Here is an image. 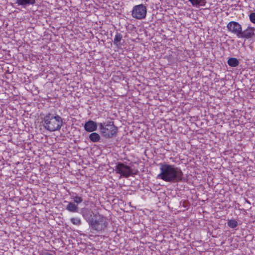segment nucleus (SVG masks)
Listing matches in <instances>:
<instances>
[{"label": "nucleus", "mask_w": 255, "mask_h": 255, "mask_svg": "<svg viewBox=\"0 0 255 255\" xmlns=\"http://www.w3.org/2000/svg\"><path fill=\"white\" fill-rule=\"evenodd\" d=\"M160 173L157 178L168 182H179L183 180V173L181 169L174 165L168 164H160Z\"/></svg>", "instance_id": "1"}, {"label": "nucleus", "mask_w": 255, "mask_h": 255, "mask_svg": "<svg viewBox=\"0 0 255 255\" xmlns=\"http://www.w3.org/2000/svg\"><path fill=\"white\" fill-rule=\"evenodd\" d=\"M63 124V119L58 115L48 113L43 120V127L50 131L59 130Z\"/></svg>", "instance_id": "2"}, {"label": "nucleus", "mask_w": 255, "mask_h": 255, "mask_svg": "<svg viewBox=\"0 0 255 255\" xmlns=\"http://www.w3.org/2000/svg\"><path fill=\"white\" fill-rule=\"evenodd\" d=\"M100 131L102 135L106 138H111L116 136L118 128L114 125V122L107 121L98 124Z\"/></svg>", "instance_id": "3"}, {"label": "nucleus", "mask_w": 255, "mask_h": 255, "mask_svg": "<svg viewBox=\"0 0 255 255\" xmlns=\"http://www.w3.org/2000/svg\"><path fill=\"white\" fill-rule=\"evenodd\" d=\"M108 224L107 219L103 215L97 214L93 216L89 225L91 229L97 232H100L105 230Z\"/></svg>", "instance_id": "4"}, {"label": "nucleus", "mask_w": 255, "mask_h": 255, "mask_svg": "<svg viewBox=\"0 0 255 255\" xmlns=\"http://www.w3.org/2000/svg\"><path fill=\"white\" fill-rule=\"evenodd\" d=\"M115 170L116 173L120 174L125 178L136 174V173L133 172L130 167L122 162H118L116 164Z\"/></svg>", "instance_id": "5"}, {"label": "nucleus", "mask_w": 255, "mask_h": 255, "mask_svg": "<svg viewBox=\"0 0 255 255\" xmlns=\"http://www.w3.org/2000/svg\"><path fill=\"white\" fill-rule=\"evenodd\" d=\"M147 13V7L143 4L134 5L131 11V16L136 19L141 20L145 18Z\"/></svg>", "instance_id": "6"}, {"label": "nucleus", "mask_w": 255, "mask_h": 255, "mask_svg": "<svg viewBox=\"0 0 255 255\" xmlns=\"http://www.w3.org/2000/svg\"><path fill=\"white\" fill-rule=\"evenodd\" d=\"M227 27L229 31L236 34L239 38L242 29V25L240 23L236 21H230L228 23Z\"/></svg>", "instance_id": "7"}, {"label": "nucleus", "mask_w": 255, "mask_h": 255, "mask_svg": "<svg viewBox=\"0 0 255 255\" xmlns=\"http://www.w3.org/2000/svg\"><path fill=\"white\" fill-rule=\"evenodd\" d=\"M80 211V214L89 224L91 220H93V216L95 214L91 209L88 208H83Z\"/></svg>", "instance_id": "8"}, {"label": "nucleus", "mask_w": 255, "mask_h": 255, "mask_svg": "<svg viewBox=\"0 0 255 255\" xmlns=\"http://www.w3.org/2000/svg\"><path fill=\"white\" fill-rule=\"evenodd\" d=\"M255 28L248 26L246 29L243 31L242 30V32H241L239 38L246 39L251 38L255 35Z\"/></svg>", "instance_id": "9"}, {"label": "nucleus", "mask_w": 255, "mask_h": 255, "mask_svg": "<svg viewBox=\"0 0 255 255\" xmlns=\"http://www.w3.org/2000/svg\"><path fill=\"white\" fill-rule=\"evenodd\" d=\"M98 124L96 122L89 120L84 125V129L87 132H93L97 130Z\"/></svg>", "instance_id": "10"}, {"label": "nucleus", "mask_w": 255, "mask_h": 255, "mask_svg": "<svg viewBox=\"0 0 255 255\" xmlns=\"http://www.w3.org/2000/svg\"><path fill=\"white\" fill-rule=\"evenodd\" d=\"M36 3V0H16L15 3L22 8H26L29 5H33Z\"/></svg>", "instance_id": "11"}, {"label": "nucleus", "mask_w": 255, "mask_h": 255, "mask_svg": "<svg viewBox=\"0 0 255 255\" xmlns=\"http://www.w3.org/2000/svg\"><path fill=\"white\" fill-rule=\"evenodd\" d=\"M65 203H67V205L66 207V209L70 212L72 213H77L79 211V208L78 205L72 202L64 201Z\"/></svg>", "instance_id": "12"}, {"label": "nucleus", "mask_w": 255, "mask_h": 255, "mask_svg": "<svg viewBox=\"0 0 255 255\" xmlns=\"http://www.w3.org/2000/svg\"><path fill=\"white\" fill-rule=\"evenodd\" d=\"M71 198L73 199V202L78 205L81 203L83 201L82 197L78 196L76 193H72V194L71 195Z\"/></svg>", "instance_id": "13"}, {"label": "nucleus", "mask_w": 255, "mask_h": 255, "mask_svg": "<svg viewBox=\"0 0 255 255\" xmlns=\"http://www.w3.org/2000/svg\"><path fill=\"white\" fill-rule=\"evenodd\" d=\"M207 0H189L192 5L194 6H205Z\"/></svg>", "instance_id": "14"}, {"label": "nucleus", "mask_w": 255, "mask_h": 255, "mask_svg": "<svg viewBox=\"0 0 255 255\" xmlns=\"http://www.w3.org/2000/svg\"><path fill=\"white\" fill-rule=\"evenodd\" d=\"M123 39V35L121 33L117 32L115 36L114 44L117 46L121 45V41Z\"/></svg>", "instance_id": "15"}, {"label": "nucleus", "mask_w": 255, "mask_h": 255, "mask_svg": "<svg viewBox=\"0 0 255 255\" xmlns=\"http://www.w3.org/2000/svg\"><path fill=\"white\" fill-rule=\"evenodd\" d=\"M89 139L93 142H97L100 141L101 137L98 133L92 132L89 135Z\"/></svg>", "instance_id": "16"}, {"label": "nucleus", "mask_w": 255, "mask_h": 255, "mask_svg": "<svg viewBox=\"0 0 255 255\" xmlns=\"http://www.w3.org/2000/svg\"><path fill=\"white\" fill-rule=\"evenodd\" d=\"M228 64L231 67H235L239 65V61L236 58H230Z\"/></svg>", "instance_id": "17"}, {"label": "nucleus", "mask_w": 255, "mask_h": 255, "mask_svg": "<svg viewBox=\"0 0 255 255\" xmlns=\"http://www.w3.org/2000/svg\"><path fill=\"white\" fill-rule=\"evenodd\" d=\"M70 221L73 225L80 226L82 224V221L80 218L72 217L70 219Z\"/></svg>", "instance_id": "18"}, {"label": "nucleus", "mask_w": 255, "mask_h": 255, "mask_svg": "<svg viewBox=\"0 0 255 255\" xmlns=\"http://www.w3.org/2000/svg\"><path fill=\"white\" fill-rule=\"evenodd\" d=\"M238 225L237 221L235 220H230L228 221V226L231 228H235Z\"/></svg>", "instance_id": "19"}, {"label": "nucleus", "mask_w": 255, "mask_h": 255, "mask_svg": "<svg viewBox=\"0 0 255 255\" xmlns=\"http://www.w3.org/2000/svg\"><path fill=\"white\" fill-rule=\"evenodd\" d=\"M249 17L251 21L255 24V12H252L250 14Z\"/></svg>", "instance_id": "20"}, {"label": "nucleus", "mask_w": 255, "mask_h": 255, "mask_svg": "<svg viewBox=\"0 0 255 255\" xmlns=\"http://www.w3.org/2000/svg\"><path fill=\"white\" fill-rule=\"evenodd\" d=\"M247 202L248 203L250 204V202L249 201H247Z\"/></svg>", "instance_id": "21"}]
</instances>
